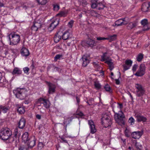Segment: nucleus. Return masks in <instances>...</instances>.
Returning a JSON list of instances; mask_svg holds the SVG:
<instances>
[{"mask_svg": "<svg viewBox=\"0 0 150 150\" xmlns=\"http://www.w3.org/2000/svg\"><path fill=\"white\" fill-rule=\"evenodd\" d=\"M62 57V55L61 54H57L54 57V60L55 61L58 59H59L60 58Z\"/></svg>", "mask_w": 150, "mask_h": 150, "instance_id": "obj_46", "label": "nucleus"}, {"mask_svg": "<svg viewBox=\"0 0 150 150\" xmlns=\"http://www.w3.org/2000/svg\"><path fill=\"white\" fill-rule=\"evenodd\" d=\"M28 133L27 132H25L23 134L22 136V140L25 143L26 142L29 138H28Z\"/></svg>", "mask_w": 150, "mask_h": 150, "instance_id": "obj_26", "label": "nucleus"}, {"mask_svg": "<svg viewBox=\"0 0 150 150\" xmlns=\"http://www.w3.org/2000/svg\"><path fill=\"white\" fill-rule=\"evenodd\" d=\"M105 6L102 2H98L97 5V8L99 10L103 9L105 7Z\"/></svg>", "mask_w": 150, "mask_h": 150, "instance_id": "obj_33", "label": "nucleus"}, {"mask_svg": "<svg viewBox=\"0 0 150 150\" xmlns=\"http://www.w3.org/2000/svg\"><path fill=\"white\" fill-rule=\"evenodd\" d=\"M36 117L37 119L38 120H40L41 119V115L39 114L36 115Z\"/></svg>", "mask_w": 150, "mask_h": 150, "instance_id": "obj_60", "label": "nucleus"}, {"mask_svg": "<svg viewBox=\"0 0 150 150\" xmlns=\"http://www.w3.org/2000/svg\"><path fill=\"white\" fill-rule=\"evenodd\" d=\"M122 19L121 18L119 19L116 21L115 23L113 25V26H119L123 25Z\"/></svg>", "mask_w": 150, "mask_h": 150, "instance_id": "obj_28", "label": "nucleus"}, {"mask_svg": "<svg viewBox=\"0 0 150 150\" xmlns=\"http://www.w3.org/2000/svg\"><path fill=\"white\" fill-rule=\"evenodd\" d=\"M39 103L43 104V106L47 109L49 108L50 106V103L49 100L43 98H40L36 102V104Z\"/></svg>", "mask_w": 150, "mask_h": 150, "instance_id": "obj_7", "label": "nucleus"}, {"mask_svg": "<svg viewBox=\"0 0 150 150\" xmlns=\"http://www.w3.org/2000/svg\"><path fill=\"white\" fill-rule=\"evenodd\" d=\"M76 98L78 104H79L80 102V99L77 96H76Z\"/></svg>", "mask_w": 150, "mask_h": 150, "instance_id": "obj_61", "label": "nucleus"}, {"mask_svg": "<svg viewBox=\"0 0 150 150\" xmlns=\"http://www.w3.org/2000/svg\"><path fill=\"white\" fill-rule=\"evenodd\" d=\"M113 111L115 113L114 117L115 120L117 122L120 121L123 125H124L125 122L123 118H125V117L123 112L120 110L119 111L118 113H116L113 110Z\"/></svg>", "mask_w": 150, "mask_h": 150, "instance_id": "obj_4", "label": "nucleus"}, {"mask_svg": "<svg viewBox=\"0 0 150 150\" xmlns=\"http://www.w3.org/2000/svg\"><path fill=\"white\" fill-rule=\"evenodd\" d=\"M22 73V70L20 68L16 67L14 68L13 71L11 72L13 75L17 76H20L21 74Z\"/></svg>", "mask_w": 150, "mask_h": 150, "instance_id": "obj_19", "label": "nucleus"}, {"mask_svg": "<svg viewBox=\"0 0 150 150\" xmlns=\"http://www.w3.org/2000/svg\"><path fill=\"white\" fill-rule=\"evenodd\" d=\"M78 2L80 4L83 6H85L88 3L86 0H78Z\"/></svg>", "mask_w": 150, "mask_h": 150, "instance_id": "obj_35", "label": "nucleus"}, {"mask_svg": "<svg viewBox=\"0 0 150 150\" xmlns=\"http://www.w3.org/2000/svg\"><path fill=\"white\" fill-rule=\"evenodd\" d=\"M121 19H122L123 25H126L129 21V20H128V18L127 17L122 18Z\"/></svg>", "mask_w": 150, "mask_h": 150, "instance_id": "obj_40", "label": "nucleus"}, {"mask_svg": "<svg viewBox=\"0 0 150 150\" xmlns=\"http://www.w3.org/2000/svg\"><path fill=\"white\" fill-rule=\"evenodd\" d=\"M98 2H91V7L93 8H97V5Z\"/></svg>", "mask_w": 150, "mask_h": 150, "instance_id": "obj_43", "label": "nucleus"}, {"mask_svg": "<svg viewBox=\"0 0 150 150\" xmlns=\"http://www.w3.org/2000/svg\"><path fill=\"white\" fill-rule=\"evenodd\" d=\"M45 144L42 142H39L38 144L37 149L38 150H41L43 148Z\"/></svg>", "mask_w": 150, "mask_h": 150, "instance_id": "obj_34", "label": "nucleus"}, {"mask_svg": "<svg viewBox=\"0 0 150 150\" xmlns=\"http://www.w3.org/2000/svg\"><path fill=\"white\" fill-rule=\"evenodd\" d=\"M117 104L118 105V107L119 108L120 110H121L123 108V104L122 103H117Z\"/></svg>", "mask_w": 150, "mask_h": 150, "instance_id": "obj_55", "label": "nucleus"}, {"mask_svg": "<svg viewBox=\"0 0 150 150\" xmlns=\"http://www.w3.org/2000/svg\"><path fill=\"white\" fill-rule=\"evenodd\" d=\"M135 145L136 148L137 149H140L142 146V145L139 143H138L137 142H136Z\"/></svg>", "mask_w": 150, "mask_h": 150, "instance_id": "obj_49", "label": "nucleus"}, {"mask_svg": "<svg viewBox=\"0 0 150 150\" xmlns=\"http://www.w3.org/2000/svg\"><path fill=\"white\" fill-rule=\"evenodd\" d=\"M83 61L82 66L83 67H86L87 66L89 63L90 61L87 57L85 56H83L81 60Z\"/></svg>", "mask_w": 150, "mask_h": 150, "instance_id": "obj_21", "label": "nucleus"}, {"mask_svg": "<svg viewBox=\"0 0 150 150\" xmlns=\"http://www.w3.org/2000/svg\"><path fill=\"white\" fill-rule=\"evenodd\" d=\"M136 117L137 118V121L138 122H142V123H145L147 122V117L141 114H137L136 115Z\"/></svg>", "mask_w": 150, "mask_h": 150, "instance_id": "obj_11", "label": "nucleus"}, {"mask_svg": "<svg viewBox=\"0 0 150 150\" xmlns=\"http://www.w3.org/2000/svg\"><path fill=\"white\" fill-rule=\"evenodd\" d=\"M86 43L89 46L93 47L96 46V44L95 41L91 39H88L86 42Z\"/></svg>", "mask_w": 150, "mask_h": 150, "instance_id": "obj_23", "label": "nucleus"}, {"mask_svg": "<svg viewBox=\"0 0 150 150\" xmlns=\"http://www.w3.org/2000/svg\"><path fill=\"white\" fill-rule=\"evenodd\" d=\"M125 134L126 137H130L131 134L129 131L127 129H126L125 131Z\"/></svg>", "mask_w": 150, "mask_h": 150, "instance_id": "obj_39", "label": "nucleus"}, {"mask_svg": "<svg viewBox=\"0 0 150 150\" xmlns=\"http://www.w3.org/2000/svg\"><path fill=\"white\" fill-rule=\"evenodd\" d=\"M98 2V0H91V2Z\"/></svg>", "mask_w": 150, "mask_h": 150, "instance_id": "obj_64", "label": "nucleus"}, {"mask_svg": "<svg viewBox=\"0 0 150 150\" xmlns=\"http://www.w3.org/2000/svg\"><path fill=\"white\" fill-rule=\"evenodd\" d=\"M116 35H114L110 36L109 38H104L100 37H97L96 39L98 40H110L111 41H112L115 40L116 38Z\"/></svg>", "mask_w": 150, "mask_h": 150, "instance_id": "obj_15", "label": "nucleus"}, {"mask_svg": "<svg viewBox=\"0 0 150 150\" xmlns=\"http://www.w3.org/2000/svg\"><path fill=\"white\" fill-rule=\"evenodd\" d=\"M46 83L48 87V93L49 94H52L55 92L56 86L50 82L46 81Z\"/></svg>", "mask_w": 150, "mask_h": 150, "instance_id": "obj_9", "label": "nucleus"}, {"mask_svg": "<svg viewBox=\"0 0 150 150\" xmlns=\"http://www.w3.org/2000/svg\"><path fill=\"white\" fill-rule=\"evenodd\" d=\"M20 134L18 132V127L14 129L13 134L9 128H3L0 130V139L4 140H8L10 143L16 142L18 140L17 135H19Z\"/></svg>", "mask_w": 150, "mask_h": 150, "instance_id": "obj_1", "label": "nucleus"}, {"mask_svg": "<svg viewBox=\"0 0 150 150\" xmlns=\"http://www.w3.org/2000/svg\"><path fill=\"white\" fill-rule=\"evenodd\" d=\"M53 9L54 11H57L60 9L59 5L57 4H54L53 5Z\"/></svg>", "mask_w": 150, "mask_h": 150, "instance_id": "obj_31", "label": "nucleus"}, {"mask_svg": "<svg viewBox=\"0 0 150 150\" xmlns=\"http://www.w3.org/2000/svg\"><path fill=\"white\" fill-rule=\"evenodd\" d=\"M60 138V139L62 141V142H64L65 143H68L67 141L63 137H61Z\"/></svg>", "mask_w": 150, "mask_h": 150, "instance_id": "obj_57", "label": "nucleus"}, {"mask_svg": "<svg viewBox=\"0 0 150 150\" xmlns=\"http://www.w3.org/2000/svg\"><path fill=\"white\" fill-rule=\"evenodd\" d=\"M107 63L108 65L113 64V63L110 61H107Z\"/></svg>", "mask_w": 150, "mask_h": 150, "instance_id": "obj_63", "label": "nucleus"}, {"mask_svg": "<svg viewBox=\"0 0 150 150\" xmlns=\"http://www.w3.org/2000/svg\"><path fill=\"white\" fill-rule=\"evenodd\" d=\"M29 70V69L27 67H26L23 68V71L27 75H28L29 73L28 72Z\"/></svg>", "mask_w": 150, "mask_h": 150, "instance_id": "obj_44", "label": "nucleus"}, {"mask_svg": "<svg viewBox=\"0 0 150 150\" xmlns=\"http://www.w3.org/2000/svg\"><path fill=\"white\" fill-rule=\"evenodd\" d=\"M88 124L89 126L91 133L92 134L95 133L96 132L97 130L93 121L91 120H88Z\"/></svg>", "mask_w": 150, "mask_h": 150, "instance_id": "obj_12", "label": "nucleus"}, {"mask_svg": "<svg viewBox=\"0 0 150 150\" xmlns=\"http://www.w3.org/2000/svg\"><path fill=\"white\" fill-rule=\"evenodd\" d=\"M33 25L35 26H36L38 28H41V24L40 23L36 22V21L33 23Z\"/></svg>", "mask_w": 150, "mask_h": 150, "instance_id": "obj_42", "label": "nucleus"}, {"mask_svg": "<svg viewBox=\"0 0 150 150\" xmlns=\"http://www.w3.org/2000/svg\"><path fill=\"white\" fill-rule=\"evenodd\" d=\"M94 85L95 87L98 89H99L101 88V85L99 83H95Z\"/></svg>", "mask_w": 150, "mask_h": 150, "instance_id": "obj_54", "label": "nucleus"}, {"mask_svg": "<svg viewBox=\"0 0 150 150\" xmlns=\"http://www.w3.org/2000/svg\"><path fill=\"white\" fill-rule=\"evenodd\" d=\"M9 108V106L0 105V115L1 111L4 113H6Z\"/></svg>", "mask_w": 150, "mask_h": 150, "instance_id": "obj_22", "label": "nucleus"}, {"mask_svg": "<svg viewBox=\"0 0 150 150\" xmlns=\"http://www.w3.org/2000/svg\"><path fill=\"white\" fill-rule=\"evenodd\" d=\"M106 53H104L103 55H102L101 56V61H105L106 60Z\"/></svg>", "mask_w": 150, "mask_h": 150, "instance_id": "obj_52", "label": "nucleus"}, {"mask_svg": "<svg viewBox=\"0 0 150 150\" xmlns=\"http://www.w3.org/2000/svg\"><path fill=\"white\" fill-rule=\"evenodd\" d=\"M39 4L45 5L47 2V0H36Z\"/></svg>", "mask_w": 150, "mask_h": 150, "instance_id": "obj_41", "label": "nucleus"}, {"mask_svg": "<svg viewBox=\"0 0 150 150\" xmlns=\"http://www.w3.org/2000/svg\"><path fill=\"white\" fill-rule=\"evenodd\" d=\"M108 121H107L106 122H103V124L105 125V127H107L109 126H110V125H108Z\"/></svg>", "mask_w": 150, "mask_h": 150, "instance_id": "obj_59", "label": "nucleus"}, {"mask_svg": "<svg viewBox=\"0 0 150 150\" xmlns=\"http://www.w3.org/2000/svg\"><path fill=\"white\" fill-rule=\"evenodd\" d=\"M146 69L145 65L143 64H141L134 75L137 76H142L145 74Z\"/></svg>", "mask_w": 150, "mask_h": 150, "instance_id": "obj_5", "label": "nucleus"}, {"mask_svg": "<svg viewBox=\"0 0 150 150\" xmlns=\"http://www.w3.org/2000/svg\"><path fill=\"white\" fill-rule=\"evenodd\" d=\"M104 88L106 91L110 93H112V89L110 86L108 84L105 85L104 86Z\"/></svg>", "mask_w": 150, "mask_h": 150, "instance_id": "obj_30", "label": "nucleus"}, {"mask_svg": "<svg viewBox=\"0 0 150 150\" xmlns=\"http://www.w3.org/2000/svg\"><path fill=\"white\" fill-rule=\"evenodd\" d=\"M141 24L142 25L144 26L148 24V20L146 19H144L141 21Z\"/></svg>", "mask_w": 150, "mask_h": 150, "instance_id": "obj_38", "label": "nucleus"}, {"mask_svg": "<svg viewBox=\"0 0 150 150\" xmlns=\"http://www.w3.org/2000/svg\"><path fill=\"white\" fill-rule=\"evenodd\" d=\"M135 87L137 89L136 95L138 97L142 96L144 94L145 91L144 88L140 84L137 83L135 84Z\"/></svg>", "mask_w": 150, "mask_h": 150, "instance_id": "obj_6", "label": "nucleus"}, {"mask_svg": "<svg viewBox=\"0 0 150 150\" xmlns=\"http://www.w3.org/2000/svg\"><path fill=\"white\" fill-rule=\"evenodd\" d=\"M109 67V69L110 71H111L112 70V69H114V67L113 65V64H110V65H108Z\"/></svg>", "mask_w": 150, "mask_h": 150, "instance_id": "obj_58", "label": "nucleus"}, {"mask_svg": "<svg viewBox=\"0 0 150 150\" xmlns=\"http://www.w3.org/2000/svg\"><path fill=\"white\" fill-rule=\"evenodd\" d=\"M143 131H137L132 133L131 135L132 137L134 139H137L139 138L143 134Z\"/></svg>", "mask_w": 150, "mask_h": 150, "instance_id": "obj_13", "label": "nucleus"}, {"mask_svg": "<svg viewBox=\"0 0 150 150\" xmlns=\"http://www.w3.org/2000/svg\"><path fill=\"white\" fill-rule=\"evenodd\" d=\"M9 45L13 46L17 45L21 40L20 35L15 32H12L8 35Z\"/></svg>", "mask_w": 150, "mask_h": 150, "instance_id": "obj_2", "label": "nucleus"}, {"mask_svg": "<svg viewBox=\"0 0 150 150\" xmlns=\"http://www.w3.org/2000/svg\"><path fill=\"white\" fill-rule=\"evenodd\" d=\"M137 25V23L135 22H133L129 23L127 27V29L130 30L135 27Z\"/></svg>", "mask_w": 150, "mask_h": 150, "instance_id": "obj_24", "label": "nucleus"}, {"mask_svg": "<svg viewBox=\"0 0 150 150\" xmlns=\"http://www.w3.org/2000/svg\"><path fill=\"white\" fill-rule=\"evenodd\" d=\"M62 39L64 40H66L69 38V33L68 32H65L64 33H62Z\"/></svg>", "mask_w": 150, "mask_h": 150, "instance_id": "obj_27", "label": "nucleus"}, {"mask_svg": "<svg viewBox=\"0 0 150 150\" xmlns=\"http://www.w3.org/2000/svg\"><path fill=\"white\" fill-rule=\"evenodd\" d=\"M13 92L17 98L23 100L26 96L27 91L25 88H18L14 90Z\"/></svg>", "mask_w": 150, "mask_h": 150, "instance_id": "obj_3", "label": "nucleus"}, {"mask_svg": "<svg viewBox=\"0 0 150 150\" xmlns=\"http://www.w3.org/2000/svg\"><path fill=\"white\" fill-rule=\"evenodd\" d=\"M121 140L123 142L124 144H126V139L123 138H121Z\"/></svg>", "mask_w": 150, "mask_h": 150, "instance_id": "obj_62", "label": "nucleus"}, {"mask_svg": "<svg viewBox=\"0 0 150 150\" xmlns=\"http://www.w3.org/2000/svg\"><path fill=\"white\" fill-rule=\"evenodd\" d=\"M76 115L79 116L81 118H84V117L85 116L84 114L81 111L77 113L76 114Z\"/></svg>", "mask_w": 150, "mask_h": 150, "instance_id": "obj_45", "label": "nucleus"}, {"mask_svg": "<svg viewBox=\"0 0 150 150\" xmlns=\"http://www.w3.org/2000/svg\"><path fill=\"white\" fill-rule=\"evenodd\" d=\"M125 64L122 65L124 72L129 69L132 66L133 62L131 59H126L125 62Z\"/></svg>", "mask_w": 150, "mask_h": 150, "instance_id": "obj_10", "label": "nucleus"}, {"mask_svg": "<svg viewBox=\"0 0 150 150\" xmlns=\"http://www.w3.org/2000/svg\"><path fill=\"white\" fill-rule=\"evenodd\" d=\"M141 8L142 11L144 12H146L150 9L149 6L146 3H144L142 4Z\"/></svg>", "mask_w": 150, "mask_h": 150, "instance_id": "obj_25", "label": "nucleus"}, {"mask_svg": "<svg viewBox=\"0 0 150 150\" xmlns=\"http://www.w3.org/2000/svg\"><path fill=\"white\" fill-rule=\"evenodd\" d=\"M59 21L57 20H54L52 21L48 28V30L52 31L58 25Z\"/></svg>", "mask_w": 150, "mask_h": 150, "instance_id": "obj_14", "label": "nucleus"}, {"mask_svg": "<svg viewBox=\"0 0 150 150\" xmlns=\"http://www.w3.org/2000/svg\"><path fill=\"white\" fill-rule=\"evenodd\" d=\"M20 53L23 56L27 57L28 56L30 53L28 49L23 46L20 51Z\"/></svg>", "mask_w": 150, "mask_h": 150, "instance_id": "obj_16", "label": "nucleus"}, {"mask_svg": "<svg viewBox=\"0 0 150 150\" xmlns=\"http://www.w3.org/2000/svg\"><path fill=\"white\" fill-rule=\"evenodd\" d=\"M17 112L19 114H22L25 112V110L23 107H18L17 110Z\"/></svg>", "mask_w": 150, "mask_h": 150, "instance_id": "obj_32", "label": "nucleus"}, {"mask_svg": "<svg viewBox=\"0 0 150 150\" xmlns=\"http://www.w3.org/2000/svg\"><path fill=\"white\" fill-rule=\"evenodd\" d=\"M74 21L73 20H71L68 24V25H69V27L70 28H72L74 23Z\"/></svg>", "mask_w": 150, "mask_h": 150, "instance_id": "obj_48", "label": "nucleus"}, {"mask_svg": "<svg viewBox=\"0 0 150 150\" xmlns=\"http://www.w3.org/2000/svg\"><path fill=\"white\" fill-rule=\"evenodd\" d=\"M34 62H33L32 63V64L30 67V69H31L32 71H33V70L35 68V66H34Z\"/></svg>", "mask_w": 150, "mask_h": 150, "instance_id": "obj_56", "label": "nucleus"}, {"mask_svg": "<svg viewBox=\"0 0 150 150\" xmlns=\"http://www.w3.org/2000/svg\"><path fill=\"white\" fill-rule=\"evenodd\" d=\"M119 77L118 78V79H115V83H116V84L117 85H119L120 84V80H119V78L120 79L121 78V74H120V72H119Z\"/></svg>", "mask_w": 150, "mask_h": 150, "instance_id": "obj_50", "label": "nucleus"}, {"mask_svg": "<svg viewBox=\"0 0 150 150\" xmlns=\"http://www.w3.org/2000/svg\"><path fill=\"white\" fill-rule=\"evenodd\" d=\"M107 121H108V125H111V122L110 120L109 119V118L107 117H106L105 119L103 120L102 121V122H106Z\"/></svg>", "mask_w": 150, "mask_h": 150, "instance_id": "obj_36", "label": "nucleus"}, {"mask_svg": "<svg viewBox=\"0 0 150 150\" xmlns=\"http://www.w3.org/2000/svg\"><path fill=\"white\" fill-rule=\"evenodd\" d=\"M128 122L131 125H133L134 123L135 120L132 117H131L129 118Z\"/></svg>", "mask_w": 150, "mask_h": 150, "instance_id": "obj_37", "label": "nucleus"}, {"mask_svg": "<svg viewBox=\"0 0 150 150\" xmlns=\"http://www.w3.org/2000/svg\"><path fill=\"white\" fill-rule=\"evenodd\" d=\"M26 121L24 118L22 117L18 123V128L20 129H23L25 125Z\"/></svg>", "mask_w": 150, "mask_h": 150, "instance_id": "obj_18", "label": "nucleus"}, {"mask_svg": "<svg viewBox=\"0 0 150 150\" xmlns=\"http://www.w3.org/2000/svg\"><path fill=\"white\" fill-rule=\"evenodd\" d=\"M68 12L69 11L67 9L60 11L59 13L56 14V16L59 17H65L67 16Z\"/></svg>", "mask_w": 150, "mask_h": 150, "instance_id": "obj_17", "label": "nucleus"}, {"mask_svg": "<svg viewBox=\"0 0 150 150\" xmlns=\"http://www.w3.org/2000/svg\"><path fill=\"white\" fill-rule=\"evenodd\" d=\"M36 139L34 136L30 137L25 142L28 148H32L35 144Z\"/></svg>", "mask_w": 150, "mask_h": 150, "instance_id": "obj_8", "label": "nucleus"}, {"mask_svg": "<svg viewBox=\"0 0 150 150\" xmlns=\"http://www.w3.org/2000/svg\"><path fill=\"white\" fill-rule=\"evenodd\" d=\"M62 33L61 32H59L56 33L54 38V41L56 43H57L62 38Z\"/></svg>", "mask_w": 150, "mask_h": 150, "instance_id": "obj_20", "label": "nucleus"}, {"mask_svg": "<svg viewBox=\"0 0 150 150\" xmlns=\"http://www.w3.org/2000/svg\"><path fill=\"white\" fill-rule=\"evenodd\" d=\"M138 65L137 64H135L132 67V70L133 72L135 71L138 67Z\"/></svg>", "mask_w": 150, "mask_h": 150, "instance_id": "obj_51", "label": "nucleus"}, {"mask_svg": "<svg viewBox=\"0 0 150 150\" xmlns=\"http://www.w3.org/2000/svg\"><path fill=\"white\" fill-rule=\"evenodd\" d=\"M144 56L143 54L141 53L139 54L137 57V61L139 62H141L144 58Z\"/></svg>", "mask_w": 150, "mask_h": 150, "instance_id": "obj_29", "label": "nucleus"}, {"mask_svg": "<svg viewBox=\"0 0 150 150\" xmlns=\"http://www.w3.org/2000/svg\"><path fill=\"white\" fill-rule=\"evenodd\" d=\"M38 28H38L36 26H34V25H33L32 26L31 28V30L33 32V31L35 32H36L37 31Z\"/></svg>", "mask_w": 150, "mask_h": 150, "instance_id": "obj_47", "label": "nucleus"}, {"mask_svg": "<svg viewBox=\"0 0 150 150\" xmlns=\"http://www.w3.org/2000/svg\"><path fill=\"white\" fill-rule=\"evenodd\" d=\"M19 150H27V148L25 146H20Z\"/></svg>", "mask_w": 150, "mask_h": 150, "instance_id": "obj_53", "label": "nucleus"}]
</instances>
